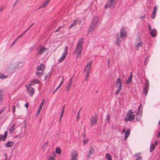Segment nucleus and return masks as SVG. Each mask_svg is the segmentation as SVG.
Masks as SVG:
<instances>
[{
    "label": "nucleus",
    "mask_w": 160,
    "mask_h": 160,
    "mask_svg": "<svg viewBox=\"0 0 160 160\" xmlns=\"http://www.w3.org/2000/svg\"><path fill=\"white\" fill-rule=\"evenodd\" d=\"M34 85V83L33 81L31 82L30 83L27 85L28 87H31V86ZM27 86V85H26Z\"/></svg>",
    "instance_id": "58836bf2"
},
{
    "label": "nucleus",
    "mask_w": 160,
    "mask_h": 160,
    "mask_svg": "<svg viewBox=\"0 0 160 160\" xmlns=\"http://www.w3.org/2000/svg\"><path fill=\"white\" fill-rule=\"evenodd\" d=\"M5 157H6V160H7V155L6 154H5Z\"/></svg>",
    "instance_id": "0e129e2a"
},
{
    "label": "nucleus",
    "mask_w": 160,
    "mask_h": 160,
    "mask_svg": "<svg viewBox=\"0 0 160 160\" xmlns=\"http://www.w3.org/2000/svg\"><path fill=\"white\" fill-rule=\"evenodd\" d=\"M48 142H45L44 143L42 148H45L48 146Z\"/></svg>",
    "instance_id": "c9c22d12"
},
{
    "label": "nucleus",
    "mask_w": 160,
    "mask_h": 160,
    "mask_svg": "<svg viewBox=\"0 0 160 160\" xmlns=\"http://www.w3.org/2000/svg\"><path fill=\"white\" fill-rule=\"evenodd\" d=\"M56 157V154L54 152L52 153V156H50L48 158V160H55V157Z\"/></svg>",
    "instance_id": "bb28decb"
},
{
    "label": "nucleus",
    "mask_w": 160,
    "mask_h": 160,
    "mask_svg": "<svg viewBox=\"0 0 160 160\" xmlns=\"http://www.w3.org/2000/svg\"><path fill=\"white\" fill-rule=\"evenodd\" d=\"M14 144V142L12 141H9L6 143V145L7 147H10L12 146Z\"/></svg>",
    "instance_id": "b1692460"
},
{
    "label": "nucleus",
    "mask_w": 160,
    "mask_h": 160,
    "mask_svg": "<svg viewBox=\"0 0 160 160\" xmlns=\"http://www.w3.org/2000/svg\"><path fill=\"white\" fill-rule=\"evenodd\" d=\"M15 112V105H13V108L12 109V112L13 113H14Z\"/></svg>",
    "instance_id": "79ce46f5"
},
{
    "label": "nucleus",
    "mask_w": 160,
    "mask_h": 160,
    "mask_svg": "<svg viewBox=\"0 0 160 160\" xmlns=\"http://www.w3.org/2000/svg\"><path fill=\"white\" fill-rule=\"evenodd\" d=\"M33 83H39L40 82V81L36 79H34L33 80Z\"/></svg>",
    "instance_id": "4c0bfd02"
},
{
    "label": "nucleus",
    "mask_w": 160,
    "mask_h": 160,
    "mask_svg": "<svg viewBox=\"0 0 160 160\" xmlns=\"http://www.w3.org/2000/svg\"><path fill=\"white\" fill-rule=\"evenodd\" d=\"M98 119V116L97 115L94 114L92 115L90 119V124L91 127L96 124Z\"/></svg>",
    "instance_id": "20e7f679"
},
{
    "label": "nucleus",
    "mask_w": 160,
    "mask_h": 160,
    "mask_svg": "<svg viewBox=\"0 0 160 160\" xmlns=\"http://www.w3.org/2000/svg\"><path fill=\"white\" fill-rule=\"evenodd\" d=\"M83 42V38L80 39L77 42L74 52V54L76 55V57L77 58H80Z\"/></svg>",
    "instance_id": "f257e3e1"
},
{
    "label": "nucleus",
    "mask_w": 160,
    "mask_h": 160,
    "mask_svg": "<svg viewBox=\"0 0 160 160\" xmlns=\"http://www.w3.org/2000/svg\"><path fill=\"white\" fill-rule=\"evenodd\" d=\"M65 108V106L64 105L63 106V109H62V112H61V116H60V118H62V116H63V113H64V111Z\"/></svg>",
    "instance_id": "f704fd0d"
},
{
    "label": "nucleus",
    "mask_w": 160,
    "mask_h": 160,
    "mask_svg": "<svg viewBox=\"0 0 160 160\" xmlns=\"http://www.w3.org/2000/svg\"><path fill=\"white\" fill-rule=\"evenodd\" d=\"M149 88V84L148 82H148L145 85V88L144 90V92L145 94L146 95H147V93L148 92V90Z\"/></svg>",
    "instance_id": "a211bd4d"
},
{
    "label": "nucleus",
    "mask_w": 160,
    "mask_h": 160,
    "mask_svg": "<svg viewBox=\"0 0 160 160\" xmlns=\"http://www.w3.org/2000/svg\"><path fill=\"white\" fill-rule=\"evenodd\" d=\"M141 18L142 19H143L145 18V17L144 16H143L141 17Z\"/></svg>",
    "instance_id": "e2e57ef3"
},
{
    "label": "nucleus",
    "mask_w": 160,
    "mask_h": 160,
    "mask_svg": "<svg viewBox=\"0 0 160 160\" xmlns=\"http://www.w3.org/2000/svg\"><path fill=\"white\" fill-rule=\"evenodd\" d=\"M110 115H109V114H108L107 115V117H106V120H108V123H109V120H110Z\"/></svg>",
    "instance_id": "a19ab883"
},
{
    "label": "nucleus",
    "mask_w": 160,
    "mask_h": 160,
    "mask_svg": "<svg viewBox=\"0 0 160 160\" xmlns=\"http://www.w3.org/2000/svg\"><path fill=\"white\" fill-rule=\"evenodd\" d=\"M44 100H45L44 99H43L42 100V102H41V103H40V104L39 105V108L38 109V110H41V109L42 108V106H43L44 102Z\"/></svg>",
    "instance_id": "c85d7f7f"
},
{
    "label": "nucleus",
    "mask_w": 160,
    "mask_h": 160,
    "mask_svg": "<svg viewBox=\"0 0 160 160\" xmlns=\"http://www.w3.org/2000/svg\"><path fill=\"white\" fill-rule=\"evenodd\" d=\"M139 156L138 154H137L135 155V156L136 157H138Z\"/></svg>",
    "instance_id": "338daca9"
},
{
    "label": "nucleus",
    "mask_w": 160,
    "mask_h": 160,
    "mask_svg": "<svg viewBox=\"0 0 160 160\" xmlns=\"http://www.w3.org/2000/svg\"><path fill=\"white\" fill-rule=\"evenodd\" d=\"M34 25V23H32V24L25 31V32H26L27 31H28V30H29L30 28H31V27Z\"/></svg>",
    "instance_id": "c03bdc74"
},
{
    "label": "nucleus",
    "mask_w": 160,
    "mask_h": 160,
    "mask_svg": "<svg viewBox=\"0 0 160 160\" xmlns=\"http://www.w3.org/2000/svg\"><path fill=\"white\" fill-rule=\"evenodd\" d=\"M61 119V118H60V117L59 119V122H60Z\"/></svg>",
    "instance_id": "774afa93"
},
{
    "label": "nucleus",
    "mask_w": 160,
    "mask_h": 160,
    "mask_svg": "<svg viewBox=\"0 0 160 160\" xmlns=\"http://www.w3.org/2000/svg\"><path fill=\"white\" fill-rule=\"evenodd\" d=\"M79 112L78 113L77 115V118L78 119L79 118Z\"/></svg>",
    "instance_id": "4d7b16f0"
},
{
    "label": "nucleus",
    "mask_w": 160,
    "mask_h": 160,
    "mask_svg": "<svg viewBox=\"0 0 160 160\" xmlns=\"http://www.w3.org/2000/svg\"><path fill=\"white\" fill-rule=\"evenodd\" d=\"M132 74H131L130 77L128 78V80H127L126 81V83L127 84H129L132 81Z\"/></svg>",
    "instance_id": "393cba45"
},
{
    "label": "nucleus",
    "mask_w": 160,
    "mask_h": 160,
    "mask_svg": "<svg viewBox=\"0 0 160 160\" xmlns=\"http://www.w3.org/2000/svg\"><path fill=\"white\" fill-rule=\"evenodd\" d=\"M16 107L18 108H20L19 104V103L18 102H17V104H16Z\"/></svg>",
    "instance_id": "603ef678"
},
{
    "label": "nucleus",
    "mask_w": 160,
    "mask_h": 160,
    "mask_svg": "<svg viewBox=\"0 0 160 160\" xmlns=\"http://www.w3.org/2000/svg\"><path fill=\"white\" fill-rule=\"evenodd\" d=\"M158 142L157 141H155L154 143L151 144L150 148V151L152 152L153 150L158 145Z\"/></svg>",
    "instance_id": "6ab92c4d"
},
{
    "label": "nucleus",
    "mask_w": 160,
    "mask_h": 160,
    "mask_svg": "<svg viewBox=\"0 0 160 160\" xmlns=\"http://www.w3.org/2000/svg\"><path fill=\"white\" fill-rule=\"evenodd\" d=\"M94 149L91 146L89 150V152L87 156L88 158H89L91 154H94Z\"/></svg>",
    "instance_id": "f3484780"
},
{
    "label": "nucleus",
    "mask_w": 160,
    "mask_h": 160,
    "mask_svg": "<svg viewBox=\"0 0 160 160\" xmlns=\"http://www.w3.org/2000/svg\"><path fill=\"white\" fill-rule=\"evenodd\" d=\"M105 158L107 160H112V156L108 153H106Z\"/></svg>",
    "instance_id": "cd10ccee"
},
{
    "label": "nucleus",
    "mask_w": 160,
    "mask_h": 160,
    "mask_svg": "<svg viewBox=\"0 0 160 160\" xmlns=\"http://www.w3.org/2000/svg\"><path fill=\"white\" fill-rule=\"evenodd\" d=\"M78 21V19H76L73 22V23L70 26V27H72L73 26H76L77 24V22Z\"/></svg>",
    "instance_id": "7c9ffc66"
},
{
    "label": "nucleus",
    "mask_w": 160,
    "mask_h": 160,
    "mask_svg": "<svg viewBox=\"0 0 160 160\" xmlns=\"http://www.w3.org/2000/svg\"><path fill=\"white\" fill-rule=\"evenodd\" d=\"M160 136V132H159V133L157 136L158 138H159Z\"/></svg>",
    "instance_id": "680f3d73"
},
{
    "label": "nucleus",
    "mask_w": 160,
    "mask_h": 160,
    "mask_svg": "<svg viewBox=\"0 0 160 160\" xmlns=\"http://www.w3.org/2000/svg\"><path fill=\"white\" fill-rule=\"evenodd\" d=\"M121 90V89H117V90L115 93L117 95V94H118L119 92Z\"/></svg>",
    "instance_id": "3c124183"
},
{
    "label": "nucleus",
    "mask_w": 160,
    "mask_h": 160,
    "mask_svg": "<svg viewBox=\"0 0 160 160\" xmlns=\"http://www.w3.org/2000/svg\"><path fill=\"white\" fill-rule=\"evenodd\" d=\"M122 83L121 81L119 78H118L116 81V87H117V89H121Z\"/></svg>",
    "instance_id": "f8f14e48"
},
{
    "label": "nucleus",
    "mask_w": 160,
    "mask_h": 160,
    "mask_svg": "<svg viewBox=\"0 0 160 160\" xmlns=\"http://www.w3.org/2000/svg\"><path fill=\"white\" fill-rule=\"evenodd\" d=\"M130 129L129 128H128L125 133L124 138V140H125L129 137L130 134Z\"/></svg>",
    "instance_id": "aec40b11"
},
{
    "label": "nucleus",
    "mask_w": 160,
    "mask_h": 160,
    "mask_svg": "<svg viewBox=\"0 0 160 160\" xmlns=\"http://www.w3.org/2000/svg\"><path fill=\"white\" fill-rule=\"evenodd\" d=\"M148 28H149V31H150L151 30H152L151 28L150 25H148Z\"/></svg>",
    "instance_id": "052dcab7"
},
{
    "label": "nucleus",
    "mask_w": 160,
    "mask_h": 160,
    "mask_svg": "<svg viewBox=\"0 0 160 160\" xmlns=\"http://www.w3.org/2000/svg\"><path fill=\"white\" fill-rule=\"evenodd\" d=\"M68 47H66L64 50L62 54L61 57L58 60V62L61 63L64 60L65 57L66 56V55L67 54L68 49Z\"/></svg>",
    "instance_id": "39448f33"
},
{
    "label": "nucleus",
    "mask_w": 160,
    "mask_h": 160,
    "mask_svg": "<svg viewBox=\"0 0 160 160\" xmlns=\"http://www.w3.org/2000/svg\"><path fill=\"white\" fill-rule=\"evenodd\" d=\"M18 40V39H17L16 38L15 40H14V41H13V42H12V43L11 46H13L15 44V43L17 42V41Z\"/></svg>",
    "instance_id": "09e8293b"
},
{
    "label": "nucleus",
    "mask_w": 160,
    "mask_h": 160,
    "mask_svg": "<svg viewBox=\"0 0 160 160\" xmlns=\"http://www.w3.org/2000/svg\"><path fill=\"white\" fill-rule=\"evenodd\" d=\"M40 111H41V110L38 109V110L37 111V114H36V117L38 116V115L39 114Z\"/></svg>",
    "instance_id": "de8ad7c7"
},
{
    "label": "nucleus",
    "mask_w": 160,
    "mask_h": 160,
    "mask_svg": "<svg viewBox=\"0 0 160 160\" xmlns=\"http://www.w3.org/2000/svg\"><path fill=\"white\" fill-rule=\"evenodd\" d=\"M88 139H86L83 140V144L85 145L88 142Z\"/></svg>",
    "instance_id": "e433bc0d"
},
{
    "label": "nucleus",
    "mask_w": 160,
    "mask_h": 160,
    "mask_svg": "<svg viewBox=\"0 0 160 160\" xmlns=\"http://www.w3.org/2000/svg\"><path fill=\"white\" fill-rule=\"evenodd\" d=\"M72 81V79H70V81L68 83V89H69V87H70L71 85V83Z\"/></svg>",
    "instance_id": "ea45409f"
},
{
    "label": "nucleus",
    "mask_w": 160,
    "mask_h": 160,
    "mask_svg": "<svg viewBox=\"0 0 160 160\" xmlns=\"http://www.w3.org/2000/svg\"><path fill=\"white\" fill-rule=\"evenodd\" d=\"M45 68V65L43 64H41L40 65L37 67V70L38 71L43 72Z\"/></svg>",
    "instance_id": "ddd939ff"
},
{
    "label": "nucleus",
    "mask_w": 160,
    "mask_h": 160,
    "mask_svg": "<svg viewBox=\"0 0 160 160\" xmlns=\"http://www.w3.org/2000/svg\"><path fill=\"white\" fill-rule=\"evenodd\" d=\"M56 152L58 154H60L61 152V150L60 148H57L56 149Z\"/></svg>",
    "instance_id": "2f4dec72"
},
{
    "label": "nucleus",
    "mask_w": 160,
    "mask_h": 160,
    "mask_svg": "<svg viewBox=\"0 0 160 160\" xmlns=\"http://www.w3.org/2000/svg\"><path fill=\"white\" fill-rule=\"evenodd\" d=\"M50 0H46V1L43 2L42 5L40 6L39 8H45L48 4Z\"/></svg>",
    "instance_id": "412c9836"
},
{
    "label": "nucleus",
    "mask_w": 160,
    "mask_h": 160,
    "mask_svg": "<svg viewBox=\"0 0 160 160\" xmlns=\"http://www.w3.org/2000/svg\"><path fill=\"white\" fill-rule=\"evenodd\" d=\"M114 1L115 0H109L108 1L105 6V8H110L112 5L114 6L115 5Z\"/></svg>",
    "instance_id": "9b49d317"
},
{
    "label": "nucleus",
    "mask_w": 160,
    "mask_h": 160,
    "mask_svg": "<svg viewBox=\"0 0 160 160\" xmlns=\"http://www.w3.org/2000/svg\"><path fill=\"white\" fill-rule=\"evenodd\" d=\"M98 22V18L97 17H94L90 25L93 26L95 27L97 24Z\"/></svg>",
    "instance_id": "2eb2a0df"
},
{
    "label": "nucleus",
    "mask_w": 160,
    "mask_h": 160,
    "mask_svg": "<svg viewBox=\"0 0 160 160\" xmlns=\"http://www.w3.org/2000/svg\"><path fill=\"white\" fill-rule=\"evenodd\" d=\"M95 27L93 26L90 25V28L89 30L88 33L92 35L93 33V30L94 28Z\"/></svg>",
    "instance_id": "5701e85b"
},
{
    "label": "nucleus",
    "mask_w": 160,
    "mask_h": 160,
    "mask_svg": "<svg viewBox=\"0 0 160 160\" xmlns=\"http://www.w3.org/2000/svg\"><path fill=\"white\" fill-rule=\"evenodd\" d=\"M8 76H6L4 75L3 73H0V78L2 79H4L6 78H8Z\"/></svg>",
    "instance_id": "c756f323"
},
{
    "label": "nucleus",
    "mask_w": 160,
    "mask_h": 160,
    "mask_svg": "<svg viewBox=\"0 0 160 160\" xmlns=\"http://www.w3.org/2000/svg\"><path fill=\"white\" fill-rule=\"evenodd\" d=\"M119 34L120 37L122 38L126 37L127 36V33L124 27L122 28Z\"/></svg>",
    "instance_id": "9d476101"
},
{
    "label": "nucleus",
    "mask_w": 160,
    "mask_h": 160,
    "mask_svg": "<svg viewBox=\"0 0 160 160\" xmlns=\"http://www.w3.org/2000/svg\"><path fill=\"white\" fill-rule=\"evenodd\" d=\"M62 82H61L60 84H59V85H58V87H61V86L62 85Z\"/></svg>",
    "instance_id": "bf43d9fd"
},
{
    "label": "nucleus",
    "mask_w": 160,
    "mask_h": 160,
    "mask_svg": "<svg viewBox=\"0 0 160 160\" xmlns=\"http://www.w3.org/2000/svg\"><path fill=\"white\" fill-rule=\"evenodd\" d=\"M107 61L108 62V66H109L110 64V59L109 58H108L107 60Z\"/></svg>",
    "instance_id": "8fccbe9b"
},
{
    "label": "nucleus",
    "mask_w": 160,
    "mask_h": 160,
    "mask_svg": "<svg viewBox=\"0 0 160 160\" xmlns=\"http://www.w3.org/2000/svg\"><path fill=\"white\" fill-rule=\"evenodd\" d=\"M29 106V104L28 103H27L25 105V107L26 108H28V107Z\"/></svg>",
    "instance_id": "5fc2aeb1"
},
{
    "label": "nucleus",
    "mask_w": 160,
    "mask_h": 160,
    "mask_svg": "<svg viewBox=\"0 0 160 160\" xmlns=\"http://www.w3.org/2000/svg\"><path fill=\"white\" fill-rule=\"evenodd\" d=\"M26 86L27 88V92L31 97H32L34 93V89L31 87Z\"/></svg>",
    "instance_id": "6e6552de"
},
{
    "label": "nucleus",
    "mask_w": 160,
    "mask_h": 160,
    "mask_svg": "<svg viewBox=\"0 0 160 160\" xmlns=\"http://www.w3.org/2000/svg\"><path fill=\"white\" fill-rule=\"evenodd\" d=\"M23 35V33H22L17 38V39H18L19 38H21V37Z\"/></svg>",
    "instance_id": "864d4df0"
},
{
    "label": "nucleus",
    "mask_w": 160,
    "mask_h": 160,
    "mask_svg": "<svg viewBox=\"0 0 160 160\" xmlns=\"http://www.w3.org/2000/svg\"><path fill=\"white\" fill-rule=\"evenodd\" d=\"M4 109L3 108H2L1 111H0V115L1 114V113L3 112L4 111Z\"/></svg>",
    "instance_id": "6e6d98bb"
},
{
    "label": "nucleus",
    "mask_w": 160,
    "mask_h": 160,
    "mask_svg": "<svg viewBox=\"0 0 160 160\" xmlns=\"http://www.w3.org/2000/svg\"><path fill=\"white\" fill-rule=\"evenodd\" d=\"M116 44L118 46H119L120 45L121 42L122 38L120 37L119 33H118L116 34Z\"/></svg>",
    "instance_id": "1a4fd4ad"
},
{
    "label": "nucleus",
    "mask_w": 160,
    "mask_h": 160,
    "mask_svg": "<svg viewBox=\"0 0 160 160\" xmlns=\"http://www.w3.org/2000/svg\"><path fill=\"white\" fill-rule=\"evenodd\" d=\"M156 14L152 13L151 15V18L153 19H154L155 17Z\"/></svg>",
    "instance_id": "37998d69"
},
{
    "label": "nucleus",
    "mask_w": 160,
    "mask_h": 160,
    "mask_svg": "<svg viewBox=\"0 0 160 160\" xmlns=\"http://www.w3.org/2000/svg\"><path fill=\"white\" fill-rule=\"evenodd\" d=\"M134 44L135 48L137 50H138L139 48L142 46L143 42H141L139 35H138V39L135 42Z\"/></svg>",
    "instance_id": "423d86ee"
},
{
    "label": "nucleus",
    "mask_w": 160,
    "mask_h": 160,
    "mask_svg": "<svg viewBox=\"0 0 160 160\" xmlns=\"http://www.w3.org/2000/svg\"><path fill=\"white\" fill-rule=\"evenodd\" d=\"M15 129L14 128V125H13L10 128V130L11 133H13L15 130Z\"/></svg>",
    "instance_id": "473e14b6"
},
{
    "label": "nucleus",
    "mask_w": 160,
    "mask_h": 160,
    "mask_svg": "<svg viewBox=\"0 0 160 160\" xmlns=\"http://www.w3.org/2000/svg\"><path fill=\"white\" fill-rule=\"evenodd\" d=\"M78 154L76 152H73L71 153V160H77V157Z\"/></svg>",
    "instance_id": "4468645a"
},
{
    "label": "nucleus",
    "mask_w": 160,
    "mask_h": 160,
    "mask_svg": "<svg viewBox=\"0 0 160 160\" xmlns=\"http://www.w3.org/2000/svg\"><path fill=\"white\" fill-rule=\"evenodd\" d=\"M150 34L153 37H155L156 36L157 34V31L155 29H153L150 31Z\"/></svg>",
    "instance_id": "4be33fe9"
},
{
    "label": "nucleus",
    "mask_w": 160,
    "mask_h": 160,
    "mask_svg": "<svg viewBox=\"0 0 160 160\" xmlns=\"http://www.w3.org/2000/svg\"><path fill=\"white\" fill-rule=\"evenodd\" d=\"M142 159V157L141 156L137 158H136L135 160H141Z\"/></svg>",
    "instance_id": "49530a36"
},
{
    "label": "nucleus",
    "mask_w": 160,
    "mask_h": 160,
    "mask_svg": "<svg viewBox=\"0 0 160 160\" xmlns=\"http://www.w3.org/2000/svg\"><path fill=\"white\" fill-rule=\"evenodd\" d=\"M157 10V6L155 5L154 7L152 13L156 14Z\"/></svg>",
    "instance_id": "72a5a7b5"
},
{
    "label": "nucleus",
    "mask_w": 160,
    "mask_h": 160,
    "mask_svg": "<svg viewBox=\"0 0 160 160\" xmlns=\"http://www.w3.org/2000/svg\"><path fill=\"white\" fill-rule=\"evenodd\" d=\"M8 135V132L6 131L5 132L4 134L3 135L0 134V141H4L6 140Z\"/></svg>",
    "instance_id": "dca6fc26"
},
{
    "label": "nucleus",
    "mask_w": 160,
    "mask_h": 160,
    "mask_svg": "<svg viewBox=\"0 0 160 160\" xmlns=\"http://www.w3.org/2000/svg\"><path fill=\"white\" fill-rule=\"evenodd\" d=\"M126 131V129H124L122 130V133H124Z\"/></svg>",
    "instance_id": "13d9d810"
},
{
    "label": "nucleus",
    "mask_w": 160,
    "mask_h": 160,
    "mask_svg": "<svg viewBox=\"0 0 160 160\" xmlns=\"http://www.w3.org/2000/svg\"><path fill=\"white\" fill-rule=\"evenodd\" d=\"M4 8L3 6H1L0 7V12H2L4 10Z\"/></svg>",
    "instance_id": "a18cd8bd"
},
{
    "label": "nucleus",
    "mask_w": 160,
    "mask_h": 160,
    "mask_svg": "<svg viewBox=\"0 0 160 160\" xmlns=\"http://www.w3.org/2000/svg\"><path fill=\"white\" fill-rule=\"evenodd\" d=\"M43 72L37 71L36 72V74L37 76L38 77V78H41L42 75L43 74Z\"/></svg>",
    "instance_id": "a878e982"
},
{
    "label": "nucleus",
    "mask_w": 160,
    "mask_h": 160,
    "mask_svg": "<svg viewBox=\"0 0 160 160\" xmlns=\"http://www.w3.org/2000/svg\"><path fill=\"white\" fill-rule=\"evenodd\" d=\"M92 61H90L88 62L85 67L84 71H86V76L85 78L86 80H88L90 75L91 70V65Z\"/></svg>",
    "instance_id": "f03ea898"
},
{
    "label": "nucleus",
    "mask_w": 160,
    "mask_h": 160,
    "mask_svg": "<svg viewBox=\"0 0 160 160\" xmlns=\"http://www.w3.org/2000/svg\"><path fill=\"white\" fill-rule=\"evenodd\" d=\"M63 79H64V77L63 76H62V80L61 81V82H62V83H63Z\"/></svg>",
    "instance_id": "69168bd1"
},
{
    "label": "nucleus",
    "mask_w": 160,
    "mask_h": 160,
    "mask_svg": "<svg viewBox=\"0 0 160 160\" xmlns=\"http://www.w3.org/2000/svg\"><path fill=\"white\" fill-rule=\"evenodd\" d=\"M48 49V48H46L45 47H40L38 50L37 54V55L41 56Z\"/></svg>",
    "instance_id": "0eeeda50"
},
{
    "label": "nucleus",
    "mask_w": 160,
    "mask_h": 160,
    "mask_svg": "<svg viewBox=\"0 0 160 160\" xmlns=\"http://www.w3.org/2000/svg\"><path fill=\"white\" fill-rule=\"evenodd\" d=\"M135 116V115L134 112H132L131 110H129L126 114L125 120L126 122L132 121L134 119Z\"/></svg>",
    "instance_id": "7ed1b4c3"
}]
</instances>
